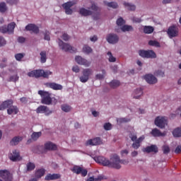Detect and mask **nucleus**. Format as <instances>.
I'll list each match as a JSON object with an SVG mask.
<instances>
[{
	"label": "nucleus",
	"instance_id": "obj_1",
	"mask_svg": "<svg viewBox=\"0 0 181 181\" xmlns=\"http://www.w3.org/2000/svg\"><path fill=\"white\" fill-rule=\"evenodd\" d=\"M95 160L98 163L103 165V166H107V168L117 170L121 168V164L128 165L129 163L128 160H121L118 156H113L110 160L105 158V157L98 156L95 158Z\"/></svg>",
	"mask_w": 181,
	"mask_h": 181
},
{
	"label": "nucleus",
	"instance_id": "obj_2",
	"mask_svg": "<svg viewBox=\"0 0 181 181\" xmlns=\"http://www.w3.org/2000/svg\"><path fill=\"white\" fill-rule=\"evenodd\" d=\"M90 8L92 9V11H94V13H93V11L90 10L81 8L79 10L80 15H82V16H90V15H92L95 21H98L100 16L98 6H97L95 4H93Z\"/></svg>",
	"mask_w": 181,
	"mask_h": 181
},
{
	"label": "nucleus",
	"instance_id": "obj_3",
	"mask_svg": "<svg viewBox=\"0 0 181 181\" xmlns=\"http://www.w3.org/2000/svg\"><path fill=\"white\" fill-rule=\"evenodd\" d=\"M38 94L42 97V104H45V105H52V103H53L52 97H50V95H52V93L45 90H39Z\"/></svg>",
	"mask_w": 181,
	"mask_h": 181
},
{
	"label": "nucleus",
	"instance_id": "obj_4",
	"mask_svg": "<svg viewBox=\"0 0 181 181\" xmlns=\"http://www.w3.org/2000/svg\"><path fill=\"white\" fill-rule=\"evenodd\" d=\"M59 46L64 52H69V53H76L77 49L67 43H64L62 40L59 39Z\"/></svg>",
	"mask_w": 181,
	"mask_h": 181
},
{
	"label": "nucleus",
	"instance_id": "obj_5",
	"mask_svg": "<svg viewBox=\"0 0 181 181\" xmlns=\"http://www.w3.org/2000/svg\"><path fill=\"white\" fill-rule=\"evenodd\" d=\"M139 54L144 59H156V53L153 50H144L139 51Z\"/></svg>",
	"mask_w": 181,
	"mask_h": 181
},
{
	"label": "nucleus",
	"instance_id": "obj_6",
	"mask_svg": "<svg viewBox=\"0 0 181 181\" xmlns=\"http://www.w3.org/2000/svg\"><path fill=\"white\" fill-rule=\"evenodd\" d=\"M93 74V69L88 68L84 69L82 71V76L79 78L81 83H87L90 78V76Z\"/></svg>",
	"mask_w": 181,
	"mask_h": 181
},
{
	"label": "nucleus",
	"instance_id": "obj_7",
	"mask_svg": "<svg viewBox=\"0 0 181 181\" xmlns=\"http://www.w3.org/2000/svg\"><path fill=\"white\" fill-rule=\"evenodd\" d=\"M154 124L156 127H158V128L163 129V128H165L168 124V119L166 117H157L154 121Z\"/></svg>",
	"mask_w": 181,
	"mask_h": 181
},
{
	"label": "nucleus",
	"instance_id": "obj_8",
	"mask_svg": "<svg viewBox=\"0 0 181 181\" xmlns=\"http://www.w3.org/2000/svg\"><path fill=\"white\" fill-rule=\"evenodd\" d=\"M167 35L170 39L177 37L179 35V28L175 25L170 26L167 30Z\"/></svg>",
	"mask_w": 181,
	"mask_h": 181
},
{
	"label": "nucleus",
	"instance_id": "obj_9",
	"mask_svg": "<svg viewBox=\"0 0 181 181\" xmlns=\"http://www.w3.org/2000/svg\"><path fill=\"white\" fill-rule=\"evenodd\" d=\"M0 177L4 181H12L13 177L9 170H0Z\"/></svg>",
	"mask_w": 181,
	"mask_h": 181
},
{
	"label": "nucleus",
	"instance_id": "obj_10",
	"mask_svg": "<svg viewBox=\"0 0 181 181\" xmlns=\"http://www.w3.org/2000/svg\"><path fill=\"white\" fill-rule=\"evenodd\" d=\"M106 40L110 45H116L119 42V37L117 34L110 33L107 35Z\"/></svg>",
	"mask_w": 181,
	"mask_h": 181
},
{
	"label": "nucleus",
	"instance_id": "obj_11",
	"mask_svg": "<svg viewBox=\"0 0 181 181\" xmlns=\"http://www.w3.org/2000/svg\"><path fill=\"white\" fill-rule=\"evenodd\" d=\"M74 5H76V1H68L62 4V8H64L66 15H71L73 13L71 6H74Z\"/></svg>",
	"mask_w": 181,
	"mask_h": 181
},
{
	"label": "nucleus",
	"instance_id": "obj_12",
	"mask_svg": "<svg viewBox=\"0 0 181 181\" xmlns=\"http://www.w3.org/2000/svg\"><path fill=\"white\" fill-rule=\"evenodd\" d=\"M8 158L12 162H18L22 160V157H21V153L18 150H13L10 154H8Z\"/></svg>",
	"mask_w": 181,
	"mask_h": 181
},
{
	"label": "nucleus",
	"instance_id": "obj_13",
	"mask_svg": "<svg viewBox=\"0 0 181 181\" xmlns=\"http://www.w3.org/2000/svg\"><path fill=\"white\" fill-rule=\"evenodd\" d=\"M71 170L74 173H76V175H81L83 177H86V175L88 173L87 170L83 169V168L78 165H74Z\"/></svg>",
	"mask_w": 181,
	"mask_h": 181
},
{
	"label": "nucleus",
	"instance_id": "obj_14",
	"mask_svg": "<svg viewBox=\"0 0 181 181\" xmlns=\"http://www.w3.org/2000/svg\"><path fill=\"white\" fill-rule=\"evenodd\" d=\"M75 62L81 66H85V67H90L91 66V62L81 57V56H76L75 57Z\"/></svg>",
	"mask_w": 181,
	"mask_h": 181
},
{
	"label": "nucleus",
	"instance_id": "obj_15",
	"mask_svg": "<svg viewBox=\"0 0 181 181\" xmlns=\"http://www.w3.org/2000/svg\"><path fill=\"white\" fill-rule=\"evenodd\" d=\"M15 25L14 24H8L7 26H2L0 27V32L1 33H13V30L15 29Z\"/></svg>",
	"mask_w": 181,
	"mask_h": 181
},
{
	"label": "nucleus",
	"instance_id": "obj_16",
	"mask_svg": "<svg viewBox=\"0 0 181 181\" xmlns=\"http://www.w3.org/2000/svg\"><path fill=\"white\" fill-rule=\"evenodd\" d=\"M37 114H45V115H50L52 110H49L47 106L40 105L36 110Z\"/></svg>",
	"mask_w": 181,
	"mask_h": 181
},
{
	"label": "nucleus",
	"instance_id": "obj_17",
	"mask_svg": "<svg viewBox=\"0 0 181 181\" xmlns=\"http://www.w3.org/2000/svg\"><path fill=\"white\" fill-rule=\"evenodd\" d=\"M103 141L100 137L94 138L93 139H89L86 141V146H95L97 145H101Z\"/></svg>",
	"mask_w": 181,
	"mask_h": 181
},
{
	"label": "nucleus",
	"instance_id": "obj_18",
	"mask_svg": "<svg viewBox=\"0 0 181 181\" xmlns=\"http://www.w3.org/2000/svg\"><path fill=\"white\" fill-rule=\"evenodd\" d=\"M46 87L49 88H52V90H63V86L59 83H56L54 82H48L45 83Z\"/></svg>",
	"mask_w": 181,
	"mask_h": 181
},
{
	"label": "nucleus",
	"instance_id": "obj_19",
	"mask_svg": "<svg viewBox=\"0 0 181 181\" xmlns=\"http://www.w3.org/2000/svg\"><path fill=\"white\" fill-rule=\"evenodd\" d=\"M144 79L148 84H156V83H158V78L151 74L144 76Z\"/></svg>",
	"mask_w": 181,
	"mask_h": 181
},
{
	"label": "nucleus",
	"instance_id": "obj_20",
	"mask_svg": "<svg viewBox=\"0 0 181 181\" xmlns=\"http://www.w3.org/2000/svg\"><path fill=\"white\" fill-rule=\"evenodd\" d=\"M144 152H146L147 153H158V152H159V148L156 145L152 144L151 146H146L144 148Z\"/></svg>",
	"mask_w": 181,
	"mask_h": 181
},
{
	"label": "nucleus",
	"instance_id": "obj_21",
	"mask_svg": "<svg viewBox=\"0 0 181 181\" xmlns=\"http://www.w3.org/2000/svg\"><path fill=\"white\" fill-rule=\"evenodd\" d=\"M25 30H28V32L35 33V35L39 33V27L35 24H28L27 26H25Z\"/></svg>",
	"mask_w": 181,
	"mask_h": 181
},
{
	"label": "nucleus",
	"instance_id": "obj_22",
	"mask_svg": "<svg viewBox=\"0 0 181 181\" xmlns=\"http://www.w3.org/2000/svg\"><path fill=\"white\" fill-rule=\"evenodd\" d=\"M44 148L45 151H57V146L53 144L52 141H48L45 144Z\"/></svg>",
	"mask_w": 181,
	"mask_h": 181
},
{
	"label": "nucleus",
	"instance_id": "obj_23",
	"mask_svg": "<svg viewBox=\"0 0 181 181\" xmlns=\"http://www.w3.org/2000/svg\"><path fill=\"white\" fill-rule=\"evenodd\" d=\"M60 174H48L45 176V180H56L57 179H60Z\"/></svg>",
	"mask_w": 181,
	"mask_h": 181
},
{
	"label": "nucleus",
	"instance_id": "obj_24",
	"mask_svg": "<svg viewBox=\"0 0 181 181\" xmlns=\"http://www.w3.org/2000/svg\"><path fill=\"white\" fill-rule=\"evenodd\" d=\"M19 112V109L17 106L12 105L7 110V114L8 115H12V114L16 115Z\"/></svg>",
	"mask_w": 181,
	"mask_h": 181
},
{
	"label": "nucleus",
	"instance_id": "obj_25",
	"mask_svg": "<svg viewBox=\"0 0 181 181\" xmlns=\"http://www.w3.org/2000/svg\"><path fill=\"white\" fill-rule=\"evenodd\" d=\"M4 110H6V108H11L12 105H13V100H7L1 103Z\"/></svg>",
	"mask_w": 181,
	"mask_h": 181
},
{
	"label": "nucleus",
	"instance_id": "obj_26",
	"mask_svg": "<svg viewBox=\"0 0 181 181\" xmlns=\"http://www.w3.org/2000/svg\"><path fill=\"white\" fill-rule=\"evenodd\" d=\"M23 139V138H22V136H15L10 141V144L12 146H15L18 145V144H19L21 142V141H22Z\"/></svg>",
	"mask_w": 181,
	"mask_h": 181
},
{
	"label": "nucleus",
	"instance_id": "obj_27",
	"mask_svg": "<svg viewBox=\"0 0 181 181\" xmlns=\"http://www.w3.org/2000/svg\"><path fill=\"white\" fill-rule=\"evenodd\" d=\"M142 94H144V91L142 90V88H137L133 93V98L138 100V98H139V97H141V95H142Z\"/></svg>",
	"mask_w": 181,
	"mask_h": 181
},
{
	"label": "nucleus",
	"instance_id": "obj_28",
	"mask_svg": "<svg viewBox=\"0 0 181 181\" xmlns=\"http://www.w3.org/2000/svg\"><path fill=\"white\" fill-rule=\"evenodd\" d=\"M45 173H46V170H45L44 168L38 169L35 172V177L37 179H40V177H42V176L45 175Z\"/></svg>",
	"mask_w": 181,
	"mask_h": 181
},
{
	"label": "nucleus",
	"instance_id": "obj_29",
	"mask_svg": "<svg viewBox=\"0 0 181 181\" xmlns=\"http://www.w3.org/2000/svg\"><path fill=\"white\" fill-rule=\"evenodd\" d=\"M151 135L153 136H165V133H162L160 132L159 129H153L151 132Z\"/></svg>",
	"mask_w": 181,
	"mask_h": 181
},
{
	"label": "nucleus",
	"instance_id": "obj_30",
	"mask_svg": "<svg viewBox=\"0 0 181 181\" xmlns=\"http://www.w3.org/2000/svg\"><path fill=\"white\" fill-rule=\"evenodd\" d=\"M173 135L175 138H181V128L177 127L173 131Z\"/></svg>",
	"mask_w": 181,
	"mask_h": 181
},
{
	"label": "nucleus",
	"instance_id": "obj_31",
	"mask_svg": "<svg viewBox=\"0 0 181 181\" xmlns=\"http://www.w3.org/2000/svg\"><path fill=\"white\" fill-rule=\"evenodd\" d=\"M122 32H131L134 30V28H132V25H124L122 23Z\"/></svg>",
	"mask_w": 181,
	"mask_h": 181
},
{
	"label": "nucleus",
	"instance_id": "obj_32",
	"mask_svg": "<svg viewBox=\"0 0 181 181\" xmlns=\"http://www.w3.org/2000/svg\"><path fill=\"white\" fill-rule=\"evenodd\" d=\"M40 62H41V63H46V60H47L46 51H42L40 53Z\"/></svg>",
	"mask_w": 181,
	"mask_h": 181
},
{
	"label": "nucleus",
	"instance_id": "obj_33",
	"mask_svg": "<svg viewBox=\"0 0 181 181\" xmlns=\"http://www.w3.org/2000/svg\"><path fill=\"white\" fill-rule=\"evenodd\" d=\"M42 136V132H33L31 135L33 141H37Z\"/></svg>",
	"mask_w": 181,
	"mask_h": 181
},
{
	"label": "nucleus",
	"instance_id": "obj_34",
	"mask_svg": "<svg viewBox=\"0 0 181 181\" xmlns=\"http://www.w3.org/2000/svg\"><path fill=\"white\" fill-rule=\"evenodd\" d=\"M154 28L153 27H151V26H144V33L149 35L152 33H153Z\"/></svg>",
	"mask_w": 181,
	"mask_h": 181
},
{
	"label": "nucleus",
	"instance_id": "obj_35",
	"mask_svg": "<svg viewBox=\"0 0 181 181\" xmlns=\"http://www.w3.org/2000/svg\"><path fill=\"white\" fill-rule=\"evenodd\" d=\"M28 172H30L32 170H35V168H36V165L32 162H28L26 165Z\"/></svg>",
	"mask_w": 181,
	"mask_h": 181
},
{
	"label": "nucleus",
	"instance_id": "obj_36",
	"mask_svg": "<svg viewBox=\"0 0 181 181\" xmlns=\"http://www.w3.org/2000/svg\"><path fill=\"white\" fill-rule=\"evenodd\" d=\"M124 6L125 8H127L128 11H135V9H136L135 5L131 4L129 3L124 2Z\"/></svg>",
	"mask_w": 181,
	"mask_h": 181
},
{
	"label": "nucleus",
	"instance_id": "obj_37",
	"mask_svg": "<svg viewBox=\"0 0 181 181\" xmlns=\"http://www.w3.org/2000/svg\"><path fill=\"white\" fill-rule=\"evenodd\" d=\"M61 108L64 112H70L71 110V107L67 104L62 105Z\"/></svg>",
	"mask_w": 181,
	"mask_h": 181
},
{
	"label": "nucleus",
	"instance_id": "obj_38",
	"mask_svg": "<svg viewBox=\"0 0 181 181\" xmlns=\"http://www.w3.org/2000/svg\"><path fill=\"white\" fill-rule=\"evenodd\" d=\"M119 81H117V80H114V81H112L110 83V86L112 88H117V87H119Z\"/></svg>",
	"mask_w": 181,
	"mask_h": 181
},
{
	"label": "nucleus",
	"instance_id": "obj_39",
	"mask_svg": "<svg viewBox=\"0 0 181 181\" xmlns=\"http://www.w3.org/2000/svg\"><path fill=\"white\" fill-rule=\"evenodd\" d=\"M7 9L8 8L6 7V4L5 2L0 3V12H1V13H5Z\"/></svg>",
	"mask_w": 181,
	"mask_h": 181
},
{
	"label": "nucleus",
	"instance_id": "obj_40",
	"mask_svg": "<svg viewBox=\"0 0 181 181\" xmlns=\"http://www.w3.org/2000/svg\"><path fill=\"white\" fill-rule=\"evenodd\" d=\"M148 45L149 46H154V47H160V43L156 40H150Z\"/></svg>",
	"mask_w": 181,
	"mask_h": 181
},
{
	"label": "nucleus",
	"instance_id": "obj_41",
	"mask_svg": "<svg viewBox=\"0 0 181 181\" xmlns=\"http://www.w3.org/2000/svg\"><path fill=\"white\" fill-rule=\"evenodd\" d=\"M34 73H35V78H39V77H42L43 69L34 70Z\"/></svg>",
	"mask_w": 181,
	"mask_h": 181
},
{
	"label": "nucleus",
	"instance_id": "obj_42",
	"mask_svg": "<svg viewBox=\"0 0 181 181\" xmlns=\"http://www.w3.org/2000/svg\"><path fill=\"white\" fill-rule=\"evenodd\" d=\"M83 50L84 53H86V54H90V53L93 52V49L91 47H88V45H84Z\"/></svg>",
	"mask_w": 181,
	"mask_h": 181
},
{
	"label": "nucleus",
	"instance_id": "obj_43",
	"mask_svg": "<svg viewBox=\"0 0 181 181\" xmlns=\"http://www.w3.org/2000/svg\"><path fill=\"white\" fill-rule=\"evenodd\" d=\"M154 74L157 76V77H165V72L163 71L160 69H158L157 71H156L154 72Z\"/></svg>",
	"mask_w": 181,
	"mask_h": 181
},
{
	"label": "nucleus",
	"instance_id": "obj_44",
	"mask_svg": "<svg viewBox=\"0 0 181 181\" xmlns=\"http://www.w3.org/2000/svg\"><path fill=\"white\" fill-rule=\"evenodd\" d=\"M107 56L109 57V62L110 63H114V62H117V58H115L112 56V53H111V52H107Z\"/></svg>",
	"mask_w": 181,
	"mask_h": 181
},
{
	"label": "nucleus",
	"instance_id": "obj_45",
	"mask_svg": "<svg viewBox=\"0 0 181 181\" xmlns=\"http://www.w3.org/2000/svg\"><path fill=\"white\" fill-rule=\"evenodd\" d=\"M129 121H131V119H127V117H122V118L117 119V122H119V124L129 122Z\"/></svg>",
	"mask_w": 181,
	"mask_h": 181
},
{
	"label": "nucleus",
	"instance_id": "obj_46",
	"mask_svg": "<svg viewBox=\"0 0 181 181\" xmlns=\"http://www.w3.org/2000/svg\"><path fill=\"white\" fill-rule=\"evenodd\" d=\"M163 152L164 155H168L170 152V148L168 145L163 146Z\"/></svg>",
	"mask_w": 181,
	"mask_h": 181
},
{
	"label": "nucleus",
	"instance_id": "obj_47",
	"mask_svg": "<svg viewBox=\"0 0 181 181\" xmlns=\"http://www.w3.org/2000/svg\"><path fill=\"white\" fill-rule=\"evenodd\" d=\"M115 32L117 33H121V32H122V23H117V25L115 27Z\"/></svg>",
	"mask_w": 181,
	"mask_h": 181
},
{
	"label": "nucleus",
	"instance_id": "obj_48",
	"mask_svg": "<svg viewBox=\"0 0 181 181\" xmlns=\"http://www.w3.org/2000/svg\"><path fill=\"white\" fill-rule=\"evenodd\" d=\"M50 75H52V71H45L44 70H42V77H44V78H49V76Z\"/></svg>",
	"mask_w": 181,
	"mask_h": 181
},
{
	"label": "nucleus",
	"instance_id": "obj_49",
	"mask_svg": "<svg viewBox=\"0 0 181 181\" xmlns=\"http://www.w3.org/2000/svg\"><path fill=\"white\" fill-rule=\"evenodd\" d=\"M24 57H25V54H23L22 53H18V54H15V59L18 62H21V60H22V59H23Z\"/></svg>",
	"mask_w": 181,
	"mask_h": 181
},
{
	"label": "nucleus",
	"instance_id": "obj_50",
	"mask_svg": "<svg viewBox=\"0 0 181 181\" xmlns=\"http://www.w3.org/2000/svg\"><path fill=\"white\" fill-rule=\"evenodd\" d=\"M107 5L109 8H113V9H117V8H118V4L116 2H110L107 3Z\"/></svg>",
	"mask_w": 181,
	"mask_h": 181
},
{
	"label": "nucleus",
	"instance_id": "obj_51",
	"mask_svg": "<svg viewBox=\"0 0 181 181\" xmlns=\"http://www.w3.org/2000/svg\"><path fill=\"white\" fill-rule=\"evenodd\" d=\"M131 141H132V142H135L137 141V136H136V134L135 133H130L129 135Z\"/></svg>",
	"mask_w": 181,
	"mask_h": 181
},
{
	"label": "nucleus",
	"instance_id": "obj_52",
	"mask_svg": "<svg viewBox=\"0 0 181 181\" xmlns=\"http://www.w3.org/2000/svg\"><path fill=\"white\" fill-rule=\"evenodd\" d=\"M131 21L134 23H141V22H142V20L139 18H136L135 16H133L131 18Z\"/></svg>",
	"mask_w": 181,
	"mask_h": 181
},
{
	"label": "nucleus",
	"instance_id": "obj_53",
	"mask_svg": "<svg viewBox=\"0 0 181 181\" xmlns=\"http://www.w3.org/2000/svg\"><path fill=\"white\" fill-rule=\"evenodd\" d=\"M103 127L105 131H111L112 129V125L110 123H105Z\"/></svg>",
	"mask_w": 181,
	"mask_h": 181
},
{
	"label": "nucleus",
	"instance_id": "obj_54",
	"mask_svg": "<svg viewBox=\"0 0 181 181\" xmlns=\"http://www.w3.org/2000/svg\"><path fill=\"white\" fill-rule=\"evenodd\" d=\"M132 146L134 149H139V147L141 146V144L137 141H136L132 144Z\"/></svg>",
	"mask_w": 181,
	"mask_h": 181
},
{
	"label": "nucleus",
	"instance_id": "obj_55",
	"mask_svg": "<svg viewBox=\"0 0 181 181\" xmlns=\"http://www.w3.org/2000/svg\"><path fill=\"white\" fill-rule=\"evenodd\" d=\"M6 45V40L4 37L0 36V47H2V46H5Z\"/></svg>",
	"mask_w": 181,
	"mask_h": 181
},
{
	"label": "nucleus",
	"instance_id": "obj_56",
	"mask_svg": "<svg viewBox=\"0 0 181 181\" xmlns=\"http://www.w3.org/2000/svg\"><path fill=\"white\" fill-rule=\"evenodd\" d=\"M19 2V0H6V4L8 5H16Z\"/></svg>",
	"mask_w": 181,
	"mask_h": 181
},
{
	"label": "nucleus",
	"instance_id": "obj_57",
	"mask_svg": "<svg viewBox=\"0 0 181 181\" xmlns=\"http://www.w3.org/2000/svg\"><path fill=\"white\" fill-rule=\"evenodd\" d=\"M44 39L45 40H50V33L49 31H45L44 34Z\"/></svg>",
	"mask_w": 181,
	"mask_h": 181
},
{
	"label": "nucleus",
	"instance_id": "obj_58",
	"mask_svg": "<svg viewBox=\"0 0 181 181\" xmlns=\"http://www.w3.org/2000/svg\"><path fill=\"white\" fill-rule=\"evenodd\" d=\"M17 42H18V43H25V42H26V38L25 37H18L17 39Z\"/></svg>",
	"mask_w": 181,
	"mask_h": 181
},
{
	"label": "nucleus",
	"instance_id": "obj_59",
	"mask_svg": "<svg viewBox=\"0 0 181 181\" xmlns=\"http://www.w3.org/2000/svg\"><path fill=\"white\" fill-rule=\"evenodd\" d=\"M62 39L63 40H65V42H67L70 39V36L67 33H64L62 35Z\"/></svg>",
	"mask_w": 181,
	"mask_h": 181
},
{
	"label": "nucleus",
	"instance_id": "obj_60",
	"mask_svg": "<svg viewBox=\"0 0 181 181\" xmlns=\"http://www.w3.org/2000/svg\"><path fill=\"white\" fill-rule=\"evenodd\" d=\"M72 71H74V73H78L80 71V68L77 65L74 66L72 68Z\"/></svg>",
	"mask_w": 181,
	"mask_h": 181
},
{
	"label": "nucleus",
	"instance_id": "obj_61",
	"mask_svg": "<svg viewBox=\"0 0 181 181\" xmlns=\"http://www.w3.org/2000/svg\"><path fill=\"white\" fill-rule=\"evenodd\" d=\"M95 78L96 80H103V78H104V75L101 74H98L95 75Z\"/></svg>",
	"mask_w": 181,
	"mask_h": 181
},
{
	"label": "nucleus",
	"instance_id": "obj_62",
	"mask_svg": "<svg viewBox=\"0 0 181 181\" xmlns=\"http://www.w3.org/2000/svg\"><path fill=\"white\" fill-rule=\"evenodd\" d=\"M116 23H125V20L122 17L117 18Z\"/></svg>",
	"mask_w": 181,
	"mask_h": 181
},
{
	"label": "nucleus",
	"instance_id": "obj_63",
	"mask_svg": "<svg viewBox=\"0 0 181 181\" xmlns=\"http://www.w3.org/2000/svg\"><path fill=\"white\" fill-rule=\"evenodd\" d=\"M90 40L91 42H97L98 40V37H97V35H93V37H90Z\"/></svg>",
	"mask_w": 181,
	"mask_h": 181
},
{
	"label": "nucleus",
	"instance_id": "obj_64",
	"mask_svg": "<svg viewBox=\"0 0 181 181\" xmlns=\"http://www.w3.org/2000/svg\"><path fill=\"white\" fill-rule=\"evenodd\" d=\"M175 153H181V145L177 146L175 150Z\"/></svg>",
	"mask_w": 181,
	"mask_h": 181
}]
</instances>
